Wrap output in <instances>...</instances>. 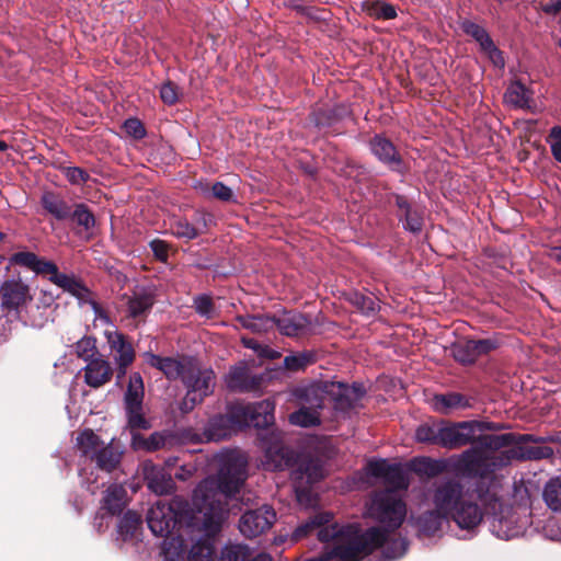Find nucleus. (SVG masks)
Returning <instances> with one entry per match:
<instances>
[{
	"mask_svg": "<svg viewBox=\"0 0 561 561\" xmlns=\"http://www.w3.org/2000/svg\"><path fill=\"white\" fill-rule=\"evenodd\" d=\"M146 362L149 366L159 369L169 380L182 379L184 370L188 367V362L193 357H183L175 359L173 357H162L153 353H146Z\"/></svg>",
	"mask_w": 561,
	"mask_h": 561,
	"instance_id": "nucleus-25",
	"label": "nucleus"
},
{
	"mask_svg": "<svg viewBox=\"0 0 561 561\" xmlns=\"http://www.w3.org/2000/svg\"><path fill=\"white\" fill-rule=\"evenodd\" d=\"M371 514L390 530L399 528L407 515L405 503L391 491L377 492L371 500Z\"/></svg>",
	"mask_w": 561,
	"mask_h": 561,
	"instance_id": "nucleus-10",
	"label": "nucleus"
},
{
	"mask_svg": "<svg viewBox=\"0 0 561 561\" xmlns=\"http://www.w3.org/2000/svg\"><path fill=\"white\" fill-rule=\"evenodd\" d=\"M225 414L234 430L249 426L250 403H230Z\"/></svg>",
	"mask_w": 561,
	"mask_h": 561,
	"instance_id": "nucleus-45",
	"label": "nucleus"
},
{
	"mask_svg": "<svg viewBox=\"0 0 561 561\" xmlns=\"http://www.w3.org/2000/svg\"><path fill=\"white\" fill-rule=\"evenodd\" d=\"M145 385L140 373L134 371L128 378L123 403L128 427L131 432L149 430L151 424L144 412Z\"/></svg>",
	"mask_w": 561,
	"mask_h": 561,
	"instance_id": "nucleus-8",
	"label": "nucleus"
},
{
	"mask_svg": "<svg viewBox=\"0 0 561 561\" xmlns=\"http://www.w3.org/2000/svg\"><path fill=\"white\" fill-rule=\"evenodd\" d=\"M289 422L300 427H312L321 423L320 414L316 409L301 407L289 415Z\"/></svg>",
	"mask_w": 561,
	"mask_h": 561,
	"instance_id": "nucleus-46",
	"label": "nucleus"
},
{
	"mask_svg": "<svg viewBox=\"0 0 561 561\" xmlns=\"http://www.w3.org/2000/svg\"><path fill=\"white\" fill-rule=\"evenodd\" d=\"M471 425L472 435L476 433L484 434L485 432H500L508 426L505 423L490 422V421H469Z\"/></svg>",
	"mask_w": 561,
	"mask_h": 561,
	"instance_id": "nucleus-60",
	"label": "nucleus"
},
{
	"mask_svg": "<svg viewBox=\"0 0 561 561\" xmlns=\"http://www.w3.org/2000/svg\"><path fill=\"white\" fill-rule=\"evenodd\" d=\"M542 497L551 511L561 512V477L551 478L546 483Z\"/></svg>",
	"mask_w": 561,
	"mask_h": 561,
	"instance_id": "nucleus-43",
	"label": "nucleus"
},
{
	"mask_svg": "<svg viewBox=\"0 0 561 561\" xmlns=\"http://www.w3.org/2000/svg\"><path fill=\"white\" fill-rule=\"evenodd\" d=\"M9 262L11 265L25 267L36 275L47 277L51 284L77 298L80 304L90 305L96 318L105 321L108 320L106 311L94 299L93 293L87 287L83 280L72 273H61L55 262L38 256L31 251L15 252L9 257Z\"/></svg>",
	"mask_w": 561,
	"mask_h": 561,
	"instance_id": "nucleus-5",
	"label": "nucleus"
},
{
	"mask_svg": "<svg viewBox=\"0 0 561 561\" xmlns=\"http://www.w3.org/2000/svg\"><path fill=\"white\" fill-rule=\"evenodd\" d=\"M75 348L77 356L87 363L99 354L96 339L93 336H83L76 343Z\"/></svg>",
	"mask_w": 561,
	"mask_h": 561,
	"instance_id": "nucleus-53",
	"label": "nucleus"
},
{
	"mask_svg": "<svg viewBox=\"0 0 561 561\" xmlns=\"http://www.w3.org/2000/svg\"><path fill=\"white\" fill-rule=\"evenodd\" d=\"M451 354L455 360L462 365H472L477 362L471 339L454 343L451 346Z\"/></svg>",
	"mask_w": 561,
	"mask_h": 561,
	"instance_id": "nucleus-49",
	"label": "nucleus"
},
{
	"mask_svg": "<svg viewBox=\"0 0 561 561\" xmlns=\"http://www.w3.org/2000/svg\"><path fill=\"white\" fill-rule=\"evenodd\" d=\"M105 336L115 363L122 366L131 365L135 350L128 336L119 331H106Z\"/></svg>",
	"mask_w": 561,
	"mask_h": 561,
	"instance_id": "nucleus-24",
	"label": "nucleus"
},
{
	"mask_svg": "<svg viewBox=\"0 0 561 561\" xmlns=\"http://www.w3.org/2000/svg\"><path fill=\"white\" fill-rule=\"evenodd\" d=\"M193 307L197 314L206 319L214 318L215 304L209 295H198L193 299Z\"/></svg>",
	"mask_w": 561,
	"mask_h": 561,
	"instance_id": "nucleus-56",
	"label": "nucleus"
},
{
	"mask_svg": "<svg viewBox=\"0 0 561 561\" xmlns=\"http://www.w3.org/2000/svg\"><path fill=\"white\" fill-rule=\"evenodd\" d=\"M276 520L275 511L263 505L244 512L239 520V529L248 538H254L268 530Z\"/></svg>",
	"mask_w": 561,
	"mask_h": 561,
	"instance_id": "nucleus-16",
	"label": "nucleus"
},
{
	"mask_svg": "<svg viewBox=\"0 0 561 561\" xmlns=\"http://www.w3.org/2000/svg\"><path fill=\"white\" fill-rule=\"evenodd\" d=\"M260 440L265 451L266 465L272 470H285L298 463L299 455L284 444L280 431H266L260 434Z\"/></svg>",
	"mask_w": 561,
	"mask_h": 561,
	"instance_id": "nucleus-9",
	"label": "nucleus"
},
{
	"mask_svg": "<svg viewBox=\"0 0 561 561\" xmlns=\"http://www.w3.org/2000/svg\"><path fill=\"white\" fill-rule=\"evenodd\" d=\"M274 411L275 402L271 399L250 403L249 426L252 425L259 430V439L261 433H265L266 431H278L274 427Z\"/></svg>",
	"mask_w": 561,
	"mask_h": 561,
	"instance_id": "nucleus-23",
	"label": "nucleus"
},
{
	"mask_svg": "<svg viewBox=\"0 0 561 561\" xmlns=\"http://www.w3.org/2000/svg\"><path fill=\"white\" fill-rule=\"evenodd\" d=\"M251 556L252 551L247 545L229 543L222 548L218 561H247Z\"/></svg>",
	"mask_w": 561,
	"mask_h": 561,
	"instance_id": "nucleus-51",
	"label": "nucleus"
},
{
	"mask_svg": "<svg viewBox=\"0 0 561 561\" xmlns=\"http://www.w3.org/2000/svg\"><path fill=\"white\" fill-rule=\"evenodd\" d=\"M39 203L45 213L56 220L62 221L70 218L72 206L59 193L45 191L41 196Z\"/></svg>",
	"mask_w": 561,
	"mask_h": 561,
	"instance_id": "nucleus-28",
	"label": "nucleus"
},
{
	"mask_svg": "<svg viewBox=\"0 0 561 561\" xmlns=\"http://www.w3.org/2000/svg\"><path fill=\"white\" fill-rule=\"evenodd\" d=\"M365 394L366 389L362 383L327 381V396L333 402L334 410L339 412H348L355 409Z\"/></svg>",
	"mask_w": 561,
	"mask_h": 561,
	"instance_id": "nucleus-12",
	"label": "nucleus"
},
{
	"mask_svg": "<svg viewBox=\"0 0 561 561\" xmlns=\"http://www.w3.org/2000/svg\"><path fill=\"white\" fill-rule=\"evenodd\" d=\"M83 231H91L95 225L96 219L93 211L84 203H76L70 210V218Z\"/></svg>",
	"mask_w": 561,
	"mask_h": 561,
	"instance_id": "nucleus-39",
	"label": "nucleus"
},
{
	"mask_svg": "<svg viewBox=\"0 0 561 561\" xmlns=\"http://www.w3.org/2000/svg\"><path fill=\"white\" fill-rule=\"evenodd\" d=\"M369 149L379 162L388 167L392 172L404 175L409 165L404 162L394 144L381 134H376L369 139Z\"/></svg>",
	"mask_w": 561,
	"mask_h": 561,
	"instance_id": "nucleus-14",
	"label": "nucleus"
},
{
	"mask_svg": "<svg viewBox=\"0 0 561 561\" xmlns=\"http://www.w3.org/2000/svg\"><path fill=\"white\" fill-rule=\"evenodd\" d=\"M445 470L446 465L443 460L424 457L414 461V471L428 478H435Z\"/></svg>",
	"mask_w": 561,
	"mask_h": 561,
	"instance_id": "nucleus-47",
	"label": "nucleus"
},
{
	"mask_svg": "<svg viewBox=\"0 0 561 561\" xmlns=\"http://www.w3.org/2000/svg\"><path fill=\"white\" fill-rule=\"evenodd\" d=\"M127 492L121 484H111L101 501V510L111 516L119 515L126 506Z\"/></svg>",
	"mask_w": 561,
	"mask_h": 561,
	"instance_id": "nucleus-29",
	"label": "nucleus"
},
{
	"mask_svg": "<svg viewBox=\"0 0 561 561\" xmlns=\"http://www.w3.org/2000/svg\"><path fill=\"white\" fill-rule=\"evenodd\" d=\"M449 519L448 516L440 513L439 510L434 506V510L427 511L419 516L416 524L421 533L426 536H432L440 530L443 524Z\"/></svg>",
	"mask_w": 561,
	"mask_h": 561,
	"instance_id": "nucleus-33",
	"label": "nucleus"
},
{
	"mask_svg": "<svg viewBox=\"0 0 561 561\" xmlns=\"http://www.w3.org/2000/svg\"><path fill=\"white\" fill-rule=\"evenodd\" d=\"M552 456L553 449L550 446L510 448L491 454L473 445L458 457L454 468L463 477L484 479L511 465L514 459L541 460Z\"/></svg>",
	"mask_w": 561,
	"mask_h": 561,
	"instance_id": "nucleus-4",
	"label": "nucleus"
},
{
	"mask_svg": "<svg viewBox=\"0 0 561 561\" xmlns=\"http://www.w3.org/2000/svg\"><path fill=\"white\" fill-rule=\"evenodd\" d=\"M473 494L465 493L463 484L454 478L439 483L433 494V504L440 513L453 519L461 529H473L481 524L484 515L495 516L501 500L484 482H479Z\"/></svg>",
	"mask_w": 561,
	"mask_h": 561,
	"instance_id": "nucleus-2",
	"label": "nucleus"
},
{
	"mask_svg": "<svg viewBox=\"0 0 561 561\" xmlns=\"http://www.w3.org/2000/svg\"><path fill=\"white\" fill-rule=\"evenodd\" d=\"M368 472L375 478L383 479L389 486L388 491L407 490L409 479L400 465H390L385 459L369 461Z\"/></svg>",
	"mask_w": 561,
	"mask_h": 561,
	"instance_id": "nucleus-19",
	"label": "nucleus"
},
{
	"mask_svg": "<svg viewBox=\"0 0 561 561\" xmlns=\"http://www.w3.org/2000/svg\"><path fill=\"white\" fill-rule=\"evenodd\" d=\"M160 98L167 105H173L179 100V87L171 80L164 82L160 88Z\"/></svg>",
	"mask_w": 561,
	"mask_h": 561,
	"instance_id": "nucleus-62",
	"label": "nucleus"
},
{
	"mask_svg": "<svg viewBox=\"0 0 561 561\" xmlns=\"http://www.w3.org/2000/svg\"><path fill=\"white\" fill-rule=\"evenodd\" d=\"M543 438L531 434H479L474 435V443L481 450L485 453L496 454L502 448L513 446L512 448L525 447L526 443H539Z\"/></svg>",
	"mask_w": 561,
	"mask_h": 561,
	"instance_id": "nucleus-13",
	"label": "nucleus"
},
{
	"mask_svg": "<svg viewBox=\"0 0 561 561\" xmlns=\"http://www.w3.org/2000/svg\"><path fill=\"white\" fill-rule=\"evenodd\" d=\"M547 142L550 145L551 154L556 161L561 163V126H553L547 136Z\"/></svg>",
	"mask_w": 561,
	"mask_h": 561,
	"instance_id": "nucleus-58",
	"label": "nucleus"
},
{
	"mask_svg": "<svg viewBox=\"0 0 561 561\" xmlns=\"http://www.w3.org/2000/svg\"><path fill=\"white\" fill-rule=\"evenodd\" d=\"M247 467L244 457L229 453L221 458L217 474L202 480L195 488L193 505L203 515L205 538L192 546L188 561L215 560V537L229 513L227 499L240 492L248 477Z\"/></svg>",
	"mask_w": 561,
	"mask_h": 561,
	"instance_id": "nucleus-1",
	"label": "nucleus"
},
{
	"mask_svg": "<svg viewBox=\"0 0 561 561\" xmlns=\"http://www.w3.org/2000/svg\"><path fill=\"white\" fill-rule=\"evenodd\" d=\"M474 435H472L469 421L448 423L443 421L439 446L447 449H458L467 445H473Z\"/></svg>",
	"mask_w": 561,
	"mask_h": 561,
	"instance_id": "nucleus-21",
	"label": "nucleus"
},
{
	"mask_svg": "<svg viewBox=\"0 0 561 561\" xmlns=\"http://www.w3.org/2000/svg\"><path fill=\"white\" fill-rule=\"evenodd\" d=\"M215 379L216 375L211 368H201L198 362L192 358L181 379L187 389L179 405L181 412L184 414L191 412L206 397L210 396L216 385Z\"/></svg>",
	"mask_w": 561,
	"mask_h": 561,
	"instance_id": "nucleus-7",
	"label": "nucleus"
},
{
	"mask_svg": "<svg viewBox=\"0 0 561 561\" xmlns=\"http://www.w3.org/2000/svg\"><path fill=\"white\" fill-rule=\"evenodd\" d=\"M531 92L520 81L512 83L505 92L508 103L518 108H530Z\"/></svg>",
	"mask_w": 561,
	"mask_h": 561,
	"instance_id": "nucleus-40",
	"label": "nucleus"
},
{
	"mask_svg": "<svg viewBox=\"0 0 561 561\" xmlns=\"http://www.w3.org/2000/svg\"><path fill=\"white\" fill-rule=\"evenodd\" d=\"M146 479L148 481V488L156 494H169L173 490L174 483L170 476L165 477V474L161 472L152 474L147 473Z\"/></svg>",
	"mask_w": 561,
	"mask_h": 561,
	"instance_id": "nucleus-52",
	"label": "nucleus"
},
{
	"mask_svg": "<svg viewBox=\"0 0 561 561\" xmlns=\"http://www.w3.org/2000/svg\"><path fill=\"white\" fill-rule=\"evenodd\" d=\"M333 514L330 512H318L310 516L306 522L299 524L291 533L290 540L298 542L299 540L316 533L319 538V531L324 528H330L335 523L333 522Z\"/></svg>",
	"mask_w": 561,
	"mask_h": 561,
	"instance_id": "nucleus-27",
	"label": "nucleus"
},
{
	"mask_svg": "<svg viewBox=\"0 0 561 561\" xmlns=\"http://www.w3.org/2000/svg\"><path fill=\"white\" fill-rule=\"evenodd\" d=\"M350 301L363 313L370 316L375 314L378 311V305L376 304L375 298L370 296H366L360 293L352 294Z\"/></svg>",
	"mask_w": 561,
	"mask_h": 561,
	"instance_id": "nucleus-55",
	"label": "nucleus"
},
{
	"mask_svg": "<svg viewBox=\"0 0 561 561\" xmlns=\"http://www.w3.org/2000/svg\"><path fill=\"white\" fill-rule=\"evenodd\" d=\"M179 503L158 501L147 513V524L157 537H168L178 525Z\"/></svg>",
	"mask_w": 561,
	"mask_h": 561,
	"instance_id": "nucleus-11",
	"label": "nucleus"
},
{
	"mask_svg": "<svg viewBox=\"0 0 561 561\" xmlns=\"http://www.w3.org/2000/svg\"><path fill=\"white\" fill-rule=\"evenodd\" d=\"M471 343H472L476 360L479 357H481L483 355H488L489 353H491L492 351H494L499 347V342L493 339H481V340H472L471 339Z\"/></svg>",
	"mask_w": 561,
	"mask_h": 561,
	"instance_id": "nucleus-61",
	"label": "nucleus"
},
{
	"mask_svg": "<svg viewBox=\"0 0 561 561\" xmlns=\"http://www.w3.org/2000/svg\"><path fill=\"white\" fill-rule=\"evenodd\" d=\"M60 171L72 185H82L90 180V174L79 167H61Z\"/></svg>",
	"mask_w": 561,
	"mask_h": 561,
	"instance_id": "nucleus-57",
	"label": "nucleus"
},
{
	"mask_svg": "<svg viewBox=\"0 0 561 561\" xmlns=\"http://www.w3.org/2000/svg\"><path fill=\"white\" fill-rule=\"evenodd\" d=\"M443 421L423 423L415 431V438L419 443L439 446Z\"/></svg>",
	"mask_w": 561,
	"mask_h": 561,
	"instance_id": "nucleus-44",
	"label": "nucleus"
},
{
	"mask_svg": "<svg viewBox=\"0 0 561 561\" xmlns=\"http://www.w3.org/2000/svg\"><path fill=\"white\" fill-rule=\"evenodd\" d=\"M165 442L167 437L160 432H154L149 437H145L140 433H133L130 446L135 451L144 450L152 453L163 448Z\"/></svg>",
	"mask_w": 561,
	"mask_h": 561,
	"instance_id": "nucleus-34",
	"label": "nucleus"
},
{
	"mask_svg": "<svg viewBox=\"0 0 561 561\" xmlns=\"http://www.w3.org/2000/svg\"><path fill=\"white\" fill-rule=\"evenodd\" d=\"M389 198L397 207L396 217L403 229L414 234L420 233L424 225L422 210L403 194L391 193Z\"/></svg>",
	"mask_w": 561,
	"mask_h": 561,
	"instance_id": "nucleus-17",
	"label": "nucleus"
},
{
	"mask_svg": "<svg viewBox=\"0 0 561 561\" xmlns=\"http://www.w3.org/2000/svg\"><path fill=\"white\" fill-rule=\"evenodd\" d=\"M348 114L344 105H335L332 107H318L309 114V121L314 127L324 135H339L341 131L337 125Z\"/></svg>",
	"mask_w": 561,
	"mask_h": 561,
	"instance_id": "nucleus-20",
	"label": "nucleus"
},
{
	"mask_svg": "<svg viewBox=\"0 0 561 561\" xmlns=\"http://www.w3.org/2000/svg\"><path fill=\"white\" fill-rule=\"evenodd\" d=\"M334 539H337L339 543L332 549L305 561H360L382 546L386 534L380 527L362 530L357 524L340 526L337 523L319 531L321 542Z\"/></svg>",
	"mask_w": 561,
	"mask_h": 561,
	"instance_id": "nucleus-3",
	"label": "nucleus"
},
{
	"mask_svg": "<svg viewBox=\"0 0 561 561\" xmlns=\"http://www.w3.org/2000/svg\"><path fill=\"white\" fill-rule=\"evenodd\" d=\"M149 248L157 261L161 263L168 262L170 244L167 241L161 239H153L149 242Z\"/></svg>",
	"mask_w": 561,
	"mask_h": 561,
	"instance_id": "nucleus-63",
	"label": "nucleus"
},
{
	"mask_svg": "<svg viewBox=\"0 0 561 561\" xmlns=\"http://www.w3.org/2000/svg\"><path fill=\"white\" fill-rule=\"evenodd\" d=\"M83 371L84 382L94 389L110 382L114 374L110 362L104 359L101 355L88 362Z\"/></svg>",
	"mask_w": 561,
	"mask_h": 561,
	"instance_id": "nucleus-26",
	"label": "nucleus"
},
{
	"mask_svg": "<svg viewBox=\"0 0 561 561\" xmlns=\"http://www.w3.org/2000/svg\"><path fill=\"white\" fill-rule=\"evenodd\" d=\"M264 382L263 375L251 374L245 364L232 366L226 376L227 388L232 392H256Z\"/></svg>",
	"mask_w": 561,
	"mask_h": 561,
	"instance_id": "nucleus-18",
	"label": "nucleus"
},
{
	"mask_svg": "<svg viewBox=\"0 0 561 561\" xmlns=\"http://www.w3.org/2000/svg\"><path fill=\"white\" fill-rule=\"evenodd\" d=\"M32 300L30 286L21 279H7L0 286V307L8 314H20Z\"/></svg>",
	"mask_w": 561,
	"mask_h": 561,
	"instance_id": "nucleus-15",
	"label": "nucleus"
},
{
	"mask_svg": "<svg viewBox=\"0 0 561 561\" xmlns=\"http://www.w3.org/2000/svg\"><path fill=\"white\" fill-rule=\"evenodd\" d=\"M172 233L180 239L193 240L201 233L199 229L186 219H179L172 224Z\"/></svg>",
	"mask_w": 561,
	"mask_h": 561,
	"instance_id": "nucleus-54",
	"label": "nucleus"
},
{
	"mask_svg": "<svg viewBox=\"0 0 561 561\" xmlns=\"http://www.w3.org/2000/svg\"><path fill=\"white\" fill-rule=\"evenodd\" d=\"M474 41L479 44L481 53L486 55L494 67L500 69L505 67L503 51L495 45L488 31L483 32L480 36H477Z\"/></svg>",
	"mask_w": 561,
	"mask_h": 561,
	"instance_id": "nucleus-35",
	"label": "nucleus"
},
{
	"mask_svg": "<svg viewBox=\"0 0 561 561\" xmlns=\"http://www.w3.org/2000/svg\"><path fill=\"white\" fill-rule=\"evenodd\" d=\"M236 430L228 421L226 414L214 415L207 424L206 434L211 440H221L230 436Z\"/></svg>",
	"mask_w": 561,
	"mask_h": 561,
	"instance_id": "nucleus-36",
	"label": "nucleus"
},
{
	"mask_svg": "<svg viewBox=\"0 0 561 561\" xmlns=\"http://www.w3.org/2000/svg\"><path fill=\"white\" fill-rule=\"evenodd\" d=\"M154 305V296L149 291L135 293L127 302L129 317L136 319L146 314Z\"/></svg>",
	"mask_w": 561,
	"mask_h": 561,
	"instance_id": "nucleus-37",
	"label": "nucleus"
},
{
	"mask_svg": "<svg viewBox=\"0 0 561 561\" xmlns=\"http://www.w3.org/2000/svg\"><path fill=\"white\" fill-rule=\"evenodd\" d=\"M214 197L221 202H234L232 190L222 182H215L211 186Z\"/></svg>",
	"mask_w": 561,
	"mask_h": 561,
	"instance_id": "nucleus-64",
	"label": "nucleus"
},
{
	"mask_svg": "<svg viewBox=\"0 0 561 561\" xmlns=\"http://www.w3.org/2000/svg\"><path fill=\"white\" fill-rule=\"evenodd\" d=\"M386 534V541L382 543L380 548L382 549V554L385 559L387 560H394L398 558H401L407 549H408V541L404 538H393L388 539V530L381 528Z\"/></svg>",
	"mask_w": 561,
	"mask_h": 561,
	"instance_id": "nucleus-48",
	"label": "nucleus"
},
{
	"mask_svg": "<svg viewBox=\"0 0 561 561\" xmlns=\"http://www.w3.org/2000/svg\"><path fill=\"white\" fill-rule=\"evenodd\" d=\"M298 465V470L295 472V479H302L306 476L307 483H314L322 479V467L311 460H304Z\"/></svg>",
	"mask_w": 561,
	"mask_h": 561,
	"instance_id": "nucleus-50",
	"label": "nucleus"
},
{
	"mask_svg": "<svg viewBox=\"0 0 561 561\" xmlns=\"http://www.w3.org/2000/svg\"><path fill=\"white\" fill-rule=\"evenodd\" d=\"M317 362V354L313 351H304L285 356L284 367L288 371H304L308 366Z\"/></svg>",
	"mask_w": 561,
	"mask_h": 561,
	"instance_id": "nucleus-42",
	"label": "nucleus"
},
{
	"mask_svg": "<svg viewBox=\"0 0 561 561\" xmlns=\"http://www.w3.org/2000/svg\"><path fill=\"white\" fill-rule=\"evenodd\" d=\"M77 447L81 455L95 463V468L114 473L121 469L124 450L112 442H104L91 428H85L77 437Z\"/></svg>",
	"mask_w": 561,
	"mask_h": 561,
	"instance_id": "nucleus-6",
	"label": "nucleus"
},
{
	"mask_svg": "<svg viewBox=\"0 0 561 561\" xmlns=\"http://www.w3.org/2000/svg\"><path fill=\"white\" fill-rule=\"evenodd\" d=\"M234 320L241 328L252 333H267L274 330L273 318L268 314H238Z\"/></svg>",
	"mask_w": 561,
	"mask_h": 561,
	"instance_id": "nucleus-32",
	"label": "nucleus"
},
{
	"mask_svg": "<svg viewBox=\"0 0 561 561\" xmlns=\"http://www.w3.org/2000/svg\"><path fill=\"white\" fill-rule=\"evenodd\" d=\"M295 396L301 401L302 407L307 409H323L324 397L327 396V381L311 385L308 387L297 388Z\"/></svg>",
	"mask_w": 561,
	"mask_h": 561,
	"instance_id": "nucleus-30",
	"label": "nucleus"
},
{
	"mask_svg": "<svg viewBox=\"0 0 561 561\" xmlns=\"http://www.w3.org/2000/svg\"><path fill=\"white\" fill-rule=\"evenodd\" d=\"M274 329H277L282 335L297 337L304 335L311 325V319L308 314L297 311H283L279 314H273Z\"/></svg>",
	"mask_w": 561,
	"mask_h": 561,
	"instance_id": "nucleus-22",
	"label": "nucleus"
},
{
	"mask_svg": "<svg viewBox=\"0 0 561 561\" xmlns=\"http://www.w3.org/2000/svg\"><path fill=\"white\" fill-rule=\"evenodd\" d=\"M433 402L435 410L442 414H448L451 410L472 407L471 398L459 392L436 394Z\"/></svg>",
	"mask_w": 561,
	"mask_h": 561,
	"instance_id": "nucleus-31",
	"label": "nucleus"
},
{
	"mask_svg": "<svg viewBox=\"0 0 561 561\" xmlns=\"http://www.w3.org/2000/svg\"><path fill=\"white\" fill-rule=\"evenodd\" d=\"M123 129L128 136L137 140L142 139L147 134L142 122L137 117L127 118L123 124Z\"/></svg>",
	"mask_w": 561,
	"mask_h": 561,
	"instance_id": "nucleus-59",
	"label": "nucleus"
},
{
	"mask_svg": "<svg viewBox=\"0 0 561 561\" xmlns=\"http://www.w3.org/2000/svg\"><path fill=\"white\" fill-rule=\"evenodd\" d=\"M141 523L140 515L133 511H127L117 525V533L122 540L128 541L134 539L141 528Z\"/></svg>",
	"mask_w": 561,
	"mask_h": 561,
	"instance_id": "nucleus-38",
	"label": "nucleus"
},
{
	"mask_svg": "<svg viewBox=\"0 0 561 561\" xmlns=\"http://www.w3.org/2000/svg\"><path fill=\"white\" fill-rule=\"evenodd\" d=\"M362 11L376 20H392L397 18L394 5L381 1L365 0L362 2Z\"/></svg>",
	"mask_w": 561,
	"mask_h": 561,
	"instance_id": "nucleus-41",
	"label": "nucleus"
}]
</instances>
